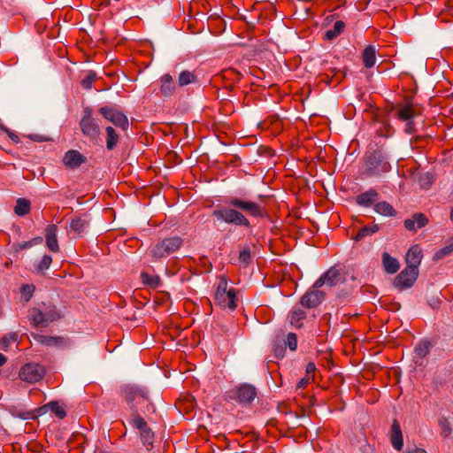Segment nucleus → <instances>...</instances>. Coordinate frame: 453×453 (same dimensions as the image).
I'll return each instance as SVG.
<instances>
[{
  "instance_id": "nucleus-1",
  "label": "nucleus",
  "mask_w": 453,
  "mask_h": 453,
  "mask_svg": "<svg viewBox=\"0 0 453 453\" xmlns=\"http://www.w3.org/2000/svg\"><path fill=\"white\" fill-rule=\"evenodd\" d=\"M121 395L127 405V418L135 417V414L146 415L147 412L155 411L147 390L142 388L126 385L121 388Z\"/></svg>"
},
{
  "instance_id": "nucleus-2",
  "label": "nucleus",
  "mask_w": 453,
  "mask_h": 453,
  "mask_svg": "<svg viewBox=\"0 0 453 453\" xmlns=\"http://www.w3.org/2000/svg\"><path fill=\"white\" fill-rule=\"evenodd\" d=\"M30 317L35 326L46 327L50 323L61 319V313L56 305L42 303L39 307L32 309Z\"/></svg>"
},
{
  "instance_id": "nucleus-3",
  "label": "nucleus",
  "mask_w": 453,
  "mask_h": 453,
  "mask_svg": "<svg viewBox=\"0 0 453 453\" xmlns=\"http://www.w3.org/2000/svg\"><path fill=\"white\" fill-rule=\"evenodd\" d=\"M227 285L226 278L224 276L220 277L216 288L214 302L221 308H228L233 311L237 306L235 289H227Z\"/></svg>"
},
{
  "instance_id": "nucleus-4",
  "label": "nucleus",
  "mask_w": 453,
  "mask_h": 453,
  "mask_svg": "<svg viewBox=\"0 0 453 453\" xmlns=\"http://www.w3.org/2000/svg\"><path fill=\"white\" fill-rule=\"evenodd\" d=\"M365 173L369 176H377L389 170L390 165L381 150H376L365 157Z\"/></svg>"
},
{
  "instance_id": "nucleus-5",
  "label": "nucleus",
  "mask_w": 453,
  "mask_h": 453,
  "mask_svg": "<svg viewBox=\"0 0 453 453\" xmlns=\"http://www.w3.org/2000/svg\"><path fill=\"white\" fill-rule=\"evenodd\" d=\"M183 240L180 236L167 237L156 243L150 250V256L154 260L166 257L177 251L182 245Z\"/></svg>"
},
{
  "instance_id": "nucleus-6",
  "label": "nucleus",
  "mask_w": 453,
  "mask_h": 453,
  "mask_svg": "<svg viewBox=\"0 0 453 453\" xmlns=\"http://www.w3.org/2000/svg\"><path fill=\"white\" fill-rule=\"evenodd\" d=\"M212 215L218 220H222L227 224H233L245 227L250 226L249 219L241 211L234 210V207H223L214 210L212 211Z\"/></svg>"
},
{
  "instance_id": "nucleus-7",
  "label": "nucleus",
  "mask_w": 453,
  "mask_h": 453,
  "mask_svg": "<svg viewBox=\"0 0 453 453\" xmlns=\"http://www.w3.org/2000/svg\"><path fill=\"white\" fill-rule=\"evenodd\" d=\"M81 133L91 141H96L100 134V127L93 117V110L87 106L83 109V115L80 120Z\"/></svg>"
},
{
  "instance_id": "nucleus-8",
  "label": "nucleus",
  "mask_w": 453,
  "mask_h": 453,
  "mask_svg": "<svg viewBox=\"0 0 453 453\" xmlns=\"http://www.w3.org/2000/svg\"><path fill=\"white\" fill-rule=\"evenodd\" d=\"M127 419L133 427L139 431L142 444L146 446L148 449H152L155 434L142 415L135 414V417L127 418Z\"/></svg>"
},
{
  "instance_id": "nucleus-9",
  "label": "nucleus",
  "mask_w": 453,
  "mask_h": 453,
  "mask_svg": "<svg viewBox=\"0 0 453 453\" xmlns=\"http://www.w3.org/2000/svg\"><path fill=\"white\" fill-rule=\"evenodd\" d=\"M127 419L133 427L139 431L142 444L146 446L148 449H152L155 434L142 415L135 414V417L127 418Z\"/></svg>"
},
{
  "instance_id": "nucleus-10",
  "label": "nucleus",
  "mask_w": 453,
  "mask_h": 453,
  "mask_svg": "<svg viewBox=\"0 0 453 453\" xmlns=\"http://www.w3.org/2000/svg\"><path fill=\"white\" fill-rule=\"evenodd\" d=\"M127 419L133 427L139 431L142 444L146 446L148 449H152L155 434L142 415L135 414V417L127 418Z\"/></svg>"
},
{
  "instance_id": "nucleus-11",
  "label": "nucleus",
  "mask_w": 453,
  "mask_h": 453,
  "mask_svg": "<svg viewBox=\"0 0 453 453\" xmlns=\"http://www.w3.org/2000/svg\"><path fill=\"white\" fill-rule=\"evenodd\" d=\"M127 419L133 427L139 431L142 444L146 446L148 449H152L155 434L142 415L135 414V417L127 418Z\"/></svg>"
},
{
  "instance_id": "nucleus-12",
  "label": "nucleus",
  "mask_w": 453,
  "mask_h": 453,
  "mask_svg": "<svg viewBox=\"0 0 453 453\" xmlns=\"http://www.w3.org/2000/svg\"><path fill=\"white\" fill-rule=\"evenodd\" d=\"M99 113L106 120L111 122L117 127L127 131L129 127L128 119L122 111L112 106H103L98 110Z\"/></svg>"
},
{
  "instance_id": "nucleus-13",
  "label": "nucleus",
  "mask_w": 453,
  "mask_h": 453,
  "mask_svg": "<svg viewBox=\"0 0 453 453\" xmlns=\"http://www.w3.org/2000/svg\"><path fill=\"white\" fill-rule=\"evenodd\" d=\"M226 203L228 206L237 208L255 218H262L265 213V208L259 203L251 201H244L238 197L229 198Z\"/></svg>"
},
{
  "instance_id": "nucleus-14",
  "label": "nucleus",
  "mask_w": 453,
  "mask_h": 453,
  "mask_svg": "<svg viewBox=\"0 0 453 453\" xmlns=\"http://www.w3.org/2000/svg\"><path fill=\"white\" fill-rule=\"evenodd\" d=\"M418 276V269L405 267L395 279L394 286L398 290H404L413 286Z\"/></svg>"
},
{
  "instance_id": "nucleus-15",
  "label": "nucleus",
  "mask_w": 453,
  "mask_h": 453,
  "mask_svg": "<svg viewBox=\"0 0 453 453\" xmlns=\"http://www.w3.org/2000/svg\"><path fill=\"white\" fill-rule=\"evenodd\" d=\"M342 280H343V278L341 273V269L337 266H332L314 282V288H320L324 285L332 288Z\"/></svg>"
},
{
  "instance_id": "nucleus-16",
  "label": "nucleus",
  "mask_w": 453,
  "mask_h": 453,
  "mask_svg": "<svg viewBox=\"0 0 453 453\" xmlns=\"http://www.w3.org/2000/svg\"><path fill=\"white\" fill-rule=\"evenodd\" d=\"M325 292L315 288L314 284L312 287L302 296L301 304L302 306L311 309L319 306L325 298Z\"/></svg>"
},
{
  "instance_id": "nucleus-17",
  "label": "nucleus",
  "mask_w": 453,
  "mask_h": 453,
  "mask_svg": "<svg viewBox=\"0 0 453 453\" xmlns=\"http://www.w3.org/2000/svg\"><path fill=\"white\" fill-rule=\"evenodd\" d=\"M233 394L238 403L245 404L251 403L255 399L257 396V389L251 385L243 384L235 388Z\"/></svg>"
},
{
  "instance_id": "nucleus-18",
  "label": "nucleus",
  "mask_w": 453,
  "mask_h": 453,
  "mask_svg": "<svg viewBox=\"0 0 453 453\" xmlns=\"http://www.w3.org/2000/svg\"><path fill=\"white\" fill-rule=\"evenodd\" d=\"M428 224L427 217L421 212L415 213L410 219L403 221L404 227L409 231L416 232Z\"/></svg>"
},
{
  "instance_id": "nucleus-19",
  "label": "nucleus",
  "mask_w": 453,
  "mask_h": 453,
  "mask_svg": "<svg viewBox=\"0 0 453 453\" xmlns=\"http://www.w3.org/2000/svg\"><path fill=\"white\" fill-rule=\"evenodd\" d=\"M423 257L422 250L418 245L411 246L406 253V267L411 269H418Z\"/></svg>"
},
{
  "instance_id": "nucleus-20",
  "label": "nucleus",
  "mask_w": 453,
  "mask_h": 453,
  "mask_svg": "<svg viewBox=\"0 0 453 453\" xmlns=\"http://www.w3.org/2000/svg\"><path fill=\"white\" fill-rule=\"evenodd\" d=\"M63 161L67 167L75 169L81 166V164L85 163L87 158L78 150H71L65 154Z\"/></svg>"
},
{
  "instance_id": "nucleus-21",
  "label": "nucleus",
  "mask_w": 453,
  "mask_h": 453,
  "mask_svg": "<svg viewBox=\"0 0 453 453\" xmlns=\"http://www.w3.org/2000/svg\"><path fill=\"white\" fill-rule=\"evenodd\" d=\"M390 441L393 448L398 451L402 450L403 446V434L399 422L393 420L390 430Z\"/></svg>"
},
{
  "instance_id": "nucleus-22",
  "label": "nucleus",
  "mask_w": 453,
  "mask_h": 453,
  "mask_svg": "<svg viewBox=\"0 0 453 453\" xmlns=\"http://www.w3.org/2000/svg\"><path fill=\"white\" fill-rule=\"evenodd\" d=\"M58 227L56 225H49L45 229V239L48 249L52 252L59 251V245L57 238Z\"/></svg>"
},
{
  "instance_id": "nucleus-23",
  "label": "nucleus",
  "mask_w": 453,
  "mask_h": 453,
  "mask_svg": "<svg viewBox=\"0 0 453 453\" xmlns=\"http://www.w3.org/2000/svg\"><path fill=\"white\" fill-rule=\"evenodd\" d=\"M160 94L164 97H169L173 95L175 91V82L169 73H165L160 77Z\"/></svg>"
},
{
  "instance_id": "nucleus-24",
  "label": "nucleus",
  "mask_w": 453,
  "mask_h": 453,
  "mask_svg": "<svg viewBox=\"0 0 453 453\" xmlns=\"http://www.w3.org/2000/svg\"><path fill=\"white\" fill-rule=\"evenodd\" d=\"M379 193L374 188H370L367 191L358 195L356 197V202L358 205L363 207H370L378 199Z\"/></svg>"
},
{
  "instance_id": "nucleus-25",
  "label": "nucleus",
  "mask_w": 453,
  "mask_h": 453,
  "mask_svg": "<svg viewBox=\"0 0 453 453\" xmlns=\"http://www.w3.org/2000/svg\"><path fill=\"white\" fill-rule=\"evenodd\" d=\"M362 60L365 67L372 68L376 63V49L373 45H368L362 52Z\"/></svg>"
},
{
  "instance_id": "nucleus-26",
  "label": "nucleus",
  "mask_w": 453,
  "mask_h": 453,
  "mask_svg": "<svg viewBox=\"0 0 453 453\" xmlns=\"http://www.w3.org/2000/svg\"><path fill=\"white\" fill-rule=\"evenodd\" d=\"M382 264L385 272L390 274L396 273L400 267L397 259L391 257L388 252L382 254Z\"/></svg>"
},
{
  "instance_id": "nucleus-27",
  "label": "nucleus",
  "mask_w": 453,
  "mask_h": 453,
  "mask_svg": "<svg viewBox=\"0 0 453 453\" xmlns=\"http://www.w3.org/2000/svg\"><path fill=\"white\" fill-rule=\"evenodd\" d=\"M373 209L378 214H380L382 216L395 217L396 215V211L387 201H382L375 203Z\"/></svg>"
},
{
  "instance_id": "nucleus-28",
  "label": "nucleus",
  "mask_w": 453,
  "mask_h": 453,
  "mask_svg": "<svg viewBox=\"0 0 453 453\" xmlns=\"http://www.w3.org/2000/svg\"><path fill=\"white\" fill-rule=\"evenodd\" d=\"M52 263L50 255L44 254L39 261L35 262V273L40 275H44L45 271L48 270Z\"/></svg>"
},
{
  "instance_id": "nucleus-29",
  "label": "nucleus",
  "mask_w": 453,
  "mask_h": 453,
  "mask_svg": "<svg viewBox=\"0 0 453 453\" xmlns=\"http://www.w3.org/2000/svg\"><path fill=\"white\" fill-rule=\"evenodd\" d=\"M196 81H197V76L195 73V72H191V71H188V70L180 72L178 76V81H177L178 85L180 87H184V86H187L189 84H193V83H196Z\"/></svg>"
},
{
  "instance_id": "nucleus-30",
  "label": "nucleus",
  "mask_w": 453,
  "mask_h": 453,
  "mask_svg": "<svg viewBox=\"0 0 453 453\" xmlns=\"http://www.w3.org/2000/svg\"><path fill=\"white\" fill-rule=\"evenodd\" d=\"M45 375V368L43 365L35 363L30 364V383L41 380Z\"/></svg>"
},
{
  "instance_id": "nucleus-31",
  "label": "nucleus",
  "mask_w": 453,
  "mask_h": 453,
  "mask_svg": "<svg viewBox=\"0 0 453 453\" xmlns=\"http://www.w3.org/2000/svg\"><path fill=\"white\" fill-rule=\"evenodd\" d=\"M306 318V312L301 309L294 310L289 315V321L291 326L296 328H301L303 322Z\"/></svg>"
},
{
  "instance_id": "nucleus-32",
  "label": "nucleus",
  "mask_w": 453,
  "mask_h": 453,
  "mask_svg": "<svg viewBox=\"0 0 453 453\" xmlns=\"http://www.w3.org/2000/svg\"><path fill=\"white\" fill-rule=\"evenodd\" d=\"M106 132V148L108 150H112L116 148L119 142V136L112 127H107Z\"/></svg>"
},
{
  "instance_id": "nucleus-33",
  "label": "nucleus",
  "mask_w": 453,
  "mask_h": 453,
  "mask_svg": "<svg viewBox=\"0 0 453 453\" xmlns=\"http://www.w3.org/2000/svg\"><path fill=\"white\" fill-rule=\"evenodd\" d=\"M345 27V23L342 20H337L334 23L333 27L325 33V38L327 40H334L339 36Z\"/></svg>"
},
{
  "instance_id": "nucleus-34",
  "label": "nucleus",
  "mask_w": 453,
  "mask_h": 453,
  "mask_svg": "<svg viewBox=\"0 0 453 453\" xmlns=\"http://www.w3.org/2000/svg\"><path fill=\"white\" fill-rule=\"evenodd\" d=\"M141 279L144 285H148L152 288H157L161 285V279L158 275H150L148 273L142 272Z\"/></svg>"
},
{
  "instance_id": "nucleus-35",
  "label": "nucleus",
  "mask_w": 453,
  "mask_h": 453,
  "mask_svg": "<svg viewBox=\"0 0 453 453\" xmlns=\"http://www.w3.org/2000/svg\"><path fill=\"white\" fill-rule=\"evenodd\" d=\"M397 118L402 121L412 120L414 118V110L412 105L408 104L401 107L397 111Z\"/></svg>"
},
{
  "instance_id": "nucleus-36",
  "label": "nucleus",
  "mask_w": 453,
  "mask_h": 453,
  "mask_svg": "<svg viewBox=\"0 0 453 453\" xmlns=\"http://www.w3.org/2000/svg\"><path fill=\"white\" fill-rule=\"evenodd\" d=\"M379 229L380 227L377 224H373L372 226H364L357 231L354 239L355 241H360L368 235L375 234L376 232L379 231Z\"/></svg>"
},
{
  "instance_id": "nucleus-37",
  "label": "nucleus",
  "mask_w": 453,
  "mask_h": 453,
  "mask_svg": "<svg viewBox=\"0 0 453 453\" xmlns=\"http://www.w3.org/2000/svg\"><path fill=\"white\" fill-rule=\"evenodd\" d=\"M19 335L17 333H11L0 340V349L4 350H7L12 344L16 343L18 342Z\"/></svg>"
},
{
  "instance_id": "nucleus-38",
  "label": "nucleus",
  "mask_w": 453,
  "mask_h": 453,
  "mask_svg": "<svg viewBox=\"0 0 453 453\" xmlns=\"http://www.w3.org/2000/svg\"><path fill=\"white\" fill-rule=\"evenodd\" d=\"M453 252V237L450 238L448 242V244L440 249L439 250H437L434 255V261H438L441 258H443L444 257L451 254Z\"/></svg>"
},
{
  "instance_id": "nucleus-39",
  "label": "nucleus",
  "mask_w": 453,
  "mask_h": 453,
  "mask_svg": "<svg viewBox=\"0 0 453 453\" xmlns=\"http://www.w3.org/2000/svg\"><path fill=\"white\" fill-rule=\"evenodd\" d=\"M14 212L18 216H24L28 213V200L26 198H19L14 207Z\"/></svg>"
},
{
  "instance_id": "nucleus-40",
  "label": "nucleus",
  "mask_w": 453,
  "mask_h": 453,
  "mask_svg": "<svg viewBox=\"0 0 453 453\" xmlns=\"http://www.w3.org/2000/svg\"><path fill=\"white\" fill-rule=\"evenodd\" d=\"M88 222L81 218L73 219L70 223L71 229L78 234L83 233L86 230Z\"/></svg>"
},
{
  "instance_id": "nucleus-41",
  "label": "nucleus",
  "mask_w": 453,
  "mask_h": 453,
  "mask_svg": "<svg viewBox=\"0 0 453 453\" xmlns=\"http://www.w3.org/2000/svg\"><path fill=\"white\" fill-rule=\"evenodd\" d=\"M49 409H50V411L60 419L66 417L65 408L56 401H52L49 403Z\"/></svg>"
},
{
  "instance_id": "nucleus-42",
  "label": "nucleus",
  "mask_w": 453,
  "mask_h": 453,
  "mask_svg": "<svg viewBox=\"0 0 453 453\" xmlns=\"http://www.w3.org/2000/svg\"><path fill=\"white\" fill-rule=\"evenodd\" d=\"M431 344L428 341H421L415 347L417 356L420 357H426L430 351Z\"/></svg>"
},
{
  "instance_id": "nucleus-43",
  "label": "nucleus",
  "mask_w": 453,
  "mask_h": 453,
  "mask_svg": "<svg viewBox=\"0 0 453 453\" xmlns=\"http://www.w3.org/2000/svg\"><path fill=\"white\" fill-rule=\"evenodd\" d=\"M96 80V73L94 71H88L81 80V85L85 89H90Z\"/></svg>"
},
{
  "instance_id": "nucleus-44",
  "label": "nucleus",
  "mask_w": 453,
  "mask_h": 453,
  "mask_svg": "<svg viewBox=\"0 0 453 453\" xmlns=\"http://www.w3.org/2000/svg\"><path fill=\"white\" fill-rule=\"evenodd\" d=\"M240 263L249 265L251 262V252L250 247H244L239 253L238 257Z\"/></svg>"
},
{
  "instance_id": "nucleus-45",
  "label": "nucleus",
  "mask_w": 453,
  "mask_h": 453,
  "mask_svg": "<svg viewBox=\"0 0 453 453\" xmlns=\"http://www.w3.org/2000/svg\"><path fill=\"white\" fill-rule=\"evenodd\" d=\"M439 426L441 428V435L443 437H448L452 431L449 421L446 418L441 417L439 419Z\"/></svg>"
},
{
  "instance_id": "nucleus-46",
  "label": "nucleus",
  "mask_w": 453,
  "mask_h": 453,
  "mask_svg": "<svg viewBox=\"0 0 453 453\" xmlns=\"http://www.w3.org/2000/svg\"><path fill=\"white\" fill-rule=\"evenodd\" d=\"M284 344L287 345L290 350L295 351L297 349V335L295 333H289L287 335Z\"/></svg>"
},
{
  "instance_id": "nucleus-47",
  "label": "nucleus",
  "mask_w": 453,
  "mask_h": 453,
  "mask_svg": "<svg viewBox=\"0 0 453 453\" xmlns=\"http://www.w3.org/2000/svg\"><path fill=\"white\" fill-rule=\"evenodd\" d=\"M49 411V404H45L34 411H30V419H36L40 416L44 415Z\"/></svg>"
},
{
  "instance_id": "nucleus-48",
  "label": "nucleus",
  "mask_w": 453,
  "mask_h": 453,
  "mask_svg": "<svg viewBox=\"0 0 453 453\" xmlns=\"http://www.w3.org/2000/svg\"><path fill=\"white\" fill-rule=\"evenodd\" d=\"M33 337L35 340H37L38 342L47 344V345H50L55 341L54 337H47V336L39 335V334H34Z\"/></svg>"
},
{
  "instance_id": "nucleus-49",
  "label": "nucleus",
  "mask_w": 453,
  "mask_h": 453,
  "mask_svg": "<svg viewBox=\"0 0 453 453\" xmlns=\"http://www.w3.org/2000/svg\"><path fill=\"white\" fill-rule=\"evenodd\" d=\"M0 129H2L4 133H6L9 137L15 142H19V136L12 132H11L7 127L0 124Z\"/></svg>"
},
{
  "instance_id": "nucleus-50",
  "label": "nucleus",
  "mask_w": 453,
  "mask_h": 453,
  "mask_svg": "<svg viewBox=\"0 0 453 453\" xmlns=\"http://www.w3.org/2000/svg\"><path fill=\"white\" fill-rule=\"evenodd\" d=\"M273 351H274L275 356H276L278 358H281V357H283V356H284V352H285V350H284V347H283V346H280V345L278 346V345L274 344V346H273Z\"/></svg>"
},
{
  "instance_id": "nucleus-51",
  "label": "nucleus",
  "mask_w": 453,
  "mask_h": 453,
  "mask_svg": "<svg viewBox=\"0 0 453 453\" xmlns=\"http://www.w3.org/2000/svg\"><path fill=\"white\" fill-rule=\"evenodd\" d=\"M39 448H40V445L37 441H30V446H29L30 453H39Z\"/></svg>"
},
{
  "instance_id": "nucleus-52",
  "label": "nucleus",
  "mask_w": 453,
  "mask_h": 453,
  "mask_svg": "<svg viewBox=\"0 0 453 453\" xmlns=\"http://www.w3.org/2000/svg\"><path fill=\"white\" fill-rule=\"evenodd\" d=\"M405 132L408 134L414 133V122L413 120H408L405 126Z\"/></svg>"
},
{
  "instance_id": "nucleus-53",
  "label": "nucleus",
  "mask_w": 453,
  "mask_h": 453,
  "mask_svg": "<svg viewBox=\"0 0 453 453\" xmlns=\"http://www.w3.org/2000/svg\"><path fill=\"white\" fill-rule=\"evenodd\" d=\"M316 371V365L314 363L312 362H310L307 364L306 365V373L307 375L311 374V373H314Z\"/></svg>"
},
{
  "instance_id": "nucleus-54",
  "label": "nucleus",
  "mask_w": 453,
  "mask_h": 453,
  "mask_svg": "<svg viewBox=\"0 0 453 453\" xmlns=\"http://www.w3.org/2000/svg\"><path fill=\"white\" fill-rule=\"evenodd\" d=\"M30 141L44 142V141H48V139L40 134H30Z\"/></svg>"
},
{
  "instance_id": "nucleus-55",
  "label": "nucleus",
  "mask_w": 453,
  "mask_h": 453,
  "mask_svg": "<svg viewBox=\"0 0 453 453\" xmlns=\"http://www.w3.org/2000/svg\"><path fill=\"white\" fill-rule=\"evenodd\" d=\"M28 369V364H25L20 371L19 376L23 380H27V377L26 375V370Z\"/></svg>"
},
{
  "instance_id": "nucleus-56",
  "label": "nucleus",
  "mask_w": 453,
  "mask_h": 453,
  "mask_svg": "<svg viewBox=\"0 0 453 453\" xmlns=\"http://www.w3.org/2000/svg\"><path fill=\"white\" fill-rule=\"evenodd\" d=\"M309 380H310L309 378H307V379L303 378V379L300 380L299 382L297 383L296 388H305L306 385L309 383Z\"/></svg>"
},
{
  "instance_id": "nucleus-57",
  "label": "nucleus",
  "mask_w": 453,
  "mask_h": 453,
  "mask_svg": "<svg viewBox=\"0 0 453 453\" xmlns=\"http://www.w3.org/2000/svg\"><path fill=\"white\" fill-rule=\"evenodd\" d=\"M405 453H426V451L423 449H419V448H414V449H409L406 450Z\"/></svg>"
},
{
  "instance_id": "nucleus-58",
  "label": "nucleus",
  "mask_w": 453,
  "mask_h": 453,
  "mask_svg": "<svg viewBox=\"0 0 453 453\" xmlns=\"http://www.w3.org/2000/svg\"><path fill=\"white\" fill-rule=\"evenodd\" d=\"M230 74H234L236 77V79H238V80L240 79V75H241L240 73L237 71H234V70L225 71L224 76L230 75Z\"/></svg>"
},
{
  "instance_id": "nucleus-59",
  "label": "nucleus",
  "mask_w": 453,
  "mask_h": 453,
  "mask_svg": "<svg viewBox=\"0 0 453 453\" xmlns=\"http://www.w3.org/2000/svg\"><path fill=\"white\" fill-rule=\"evenodd\" d=\"M27 246V242H23L21 243H19L15 246V250L16 251H19V250H23V249H26Z\"/></svg>"
},
{
  "instance_id": "nucleus-60",
  "label": "nucleus",
  "mask_w": 453,
  "mask_h": 453,
  "mask_svg": "<svg viewBox=\"0 0 453 453\" xmlns=\"http://www.w3.org/2000/svg\"><path fill=\"white\" fill-rule=\"evenodd\" d=\"M27 288H28V285H23V286L21 287V288H20L21 293L23 294V296H24V299H25V301H26V302H28V297H27V296H26V290H27Z\"/></svg>"
},
{
  "instance_id": "nucleus-61",
  "label": "nucleus",
  "mask_w": 453,
  "mask_h": 453,
  "mask_svg": "<svg viewBox=\"0 0 453 453\" xmlns=\"http://www.w3.org/2000/svg\"><path fill=\"white\" fill-rule=\"evenodd\" d=\"M6 357L4 354L0 353V366L4 365L6 363Z\"/></svg>"
},
{
  "instance_id": "nucleus-62",
  "label": "nucleus",
  "mask_w": 453,
  "mask_h": 453,
  "mask_svg": "<svg viewBox=\"0 0 453 453\" xmlns=\"http://www.w3.org/2000/svg\"><path fill=\"white\" fill-rule=\"evenodd\" d=\"M29 288H30V298H31L33 296V293L35 289V287L33 284H30Z\"/></svg>"
},
{
  "instance_id": "nucleus-63",
  "label": "nucleus",
  "mask_w": 453,
  "mask_h": 453,
  "mask_svg": "<svg viewBox=\"0 0 453 453\" xmlns=\"http://www.w3.org/2000/svg\"><path fill=\"white\" fill-rule=\"evenodd\" d=\"M19 417L23 419H26L27 418V413H22L19 415Z\"/></svg>"
},
{
  "instance_id": "nucleus-64",
  "label": "nucleus",
  "mask_w": 453,
  "mask_h": 453,
  "mask_svg": "<svg viewBox=\"0 0 453 453\" xmlns=\"http://www.w3.org/2000/svg\"><path fill=\"white\" fill-rule=\"evenodd\" d=\"M449 219H450L451 221H453V208L450 211Z\"/></svg>"
}]
</instances>
